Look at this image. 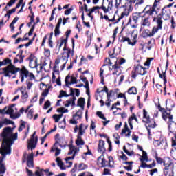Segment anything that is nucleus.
I'll use <instances>...</instances> for the list:
<instances>
[{
	"mask_svg": "<svg viewBox=\"0 0 176 176\" xmlns=\"http://www.w3.org/2000/svg\"><path fill=\"white\" fill-rule=\"evenodd\" d=\"M50 87H52V86H50L42 92L41 96L43 97H47V94H49V91H50Z\"/></svg>",
	"mask_w": 176,
	"mask_h": 176,
	"instance_id": "c03bdc74",
	"label": "nucleus"
},
{
	"mask_svg": "<svg viewBox=\"0 0 176 176\" xmlns=\"http://www.w3.org/2000/svg\"><path fill=\"white\" fill-rule=\"evenodd\" d=\"M3 72H0V75H2L4 74V76L6 78H12V75H16L17 72H19L21 74V69L17 68L14 70H9V67H4L1 69ZM12 74V75H10Z\"/></svg>",
	"mask_w": 176,
	"mask_h": 176,
	"instance_id": "423d86ee",
	"label": "nucleus"
},
{
	"mask_svg": "<svg viewBox=\"0 0 176 176\" xmlns=\"http://www.w3.org/2000/svg\"><path fill=\"white\" fill-rule=\"evenodd\" d=\"M56 163H57V166L60 167V170H67V167L64 166V162H63V160L60 157L56 158Z\"/></svg>",
	"mask_w": 176,
	"mask_h": 176,
	"instance_id": "f3484780",
	"label": "nucleus"
},
{
	"mask_svg": "<svg viewBox=\"0 0 176 176\" xmlns=\"http://www.w3.org/2000/svg\"><path fill=\"white\" fill-rule=\"evenodd\" d=\"M128 94H137V87H132L129 89L128 90Z\"/></svg>",
	"mask_w": 176,
	"mask_h": 176,
	"instance_id": "7c9ffc66",
	"label": "nucleus"
},
{
	"mask_svg": "<svg viewBox=\"0 0 176 176\" xmlns=\"http://www.w3.org/2000/svg\"><path fill=\"white\" fill-rule=\"evenodd\" d=\"M164 13H165L164 15H166L168 19H171V10L170 9H168V10L165 9Z\"/></svg>",
	"mask_w": 176,
	"mask_h": 176,
	"instance_id": "a18cd8bd",
	"label": "nucleus"
},
{
	"mask_svg": "<svg viewBox=\"0 0 176 176\" xmlns=\"http://www.w3.org/2000/svg\"><path fill=\"white\" fill-rule=\"evenodd\" d=\"M83 115V112L82 110L79 109L74 115H73V119H75L76 117L78 119H82V116Z\"/></svg>",
	"mask_w": 176,
	"mask_h": 176,
	"instance_id": "bb28decb",
	"label": "nucleus"
},
{
	"mask_svg": "<svg viewBox=\"0 0 176 176\" xmlns=\"http://www.w3.org/2000/svg\"><path fill=\"white\" fill-rule=\"evenodd\" d=\"M79 171H83L84 170H86V168H87V165L85 164H80L78 166Z\"/></svg>",
	"mask_w": 176,
	"mask_h": 176,
	"instance_id": "de8ad7c7",
	"label": "nucleus"
},
{
	"mask_svg": "<svg viewBox=\"0 0 176 176\" xmlns=\"http://www.w3.org/2000/svg\"><path fill=\"white\" fill-rule=\"evenodd\" d=\"M107 142L109 144V152H112V142H111V140H109V138H107Z\"/></svg>",
	"mask_w": 176,
	"mask_h": 176,
	"instance_id": "09e8293b",
	"label": "nucleus"
},
{
	"mask_svg": "<svg viewBox=\"0 0 176 176\" xmlns=\"http://www.w3.org/2000/svg\"><path fill=\"white\" fill-rule=\"evenodd\" d=\"M146 68L142 67L141 65H138L134 67V69L131 72V78L132 79H137V74L138 75H141L144 76L146 74Z\"/></svg>",
	"mask_w": 176,
	"mask_h": 176,
	"instance_id": "7ed1b4c3",
	"label": "nucleus"
},
{
	"mask_svg": "<svg viewBox=\"0 0 176 176\" xmlns=\"http://www.w3.org/2000/svg\"><path fill=\"white\" fill-rule=\"evenodd\" d=\"M36 25V23H34V24L32 25L29 32H28V36H31L32 34L34 33V31L35 30V26Z\"/></svg>",
	"mask_w": 176,
	"mask_h": 176,
	"instance_id": "37998d69",
	"label": "nucleus"
},
{
	"mask_svg": "<svg viewBox=\"0 0 176 176\" xmlns=\"http://www.w3.org/2000/svg\"><path fill=\"white\" fill-rule=\"evenodd\" d=\"M166 70L164 72V87H167V76H166V71H167L168 68V60H166Z\"/></svg>",
	"mask_w": 176,
	"mask_h": 176,
	"instance_id": "412c9836",
	"label": "nucleus"
},
{
	"mask_svg": "<svg viewBox=\"0 0 176 176\" xmlns=\"http://www.w3.org/2000/svg\"><path fill=\"white\" fill-rule=\"evenodd\" d=\"M142 17H145L146 14L148 16H153V13L155 12L156 14H157V11H156V8H154L153 7H151V6H147L145 7V8L143 10L142 12Z\"/></svg>",
	"mask_w": 176,
	"mask_h": 176,
	"instance_id": "9d476101",
	"label": "nucleus"
},
{
	"mask_svg": "<svg viewBox=\"0 0 176 176\" xmlns=\"http://www.w3.org/2000/svg\"><path fill=\"white\" fill-rule=\"evenodd\" d=\"M160 112H162V119L166 122L167 121V111H166V109L164 108H162L160 110Z\"/></svg>",
	"mask_w": 176,
	"mask_h": 176,
	"instance_id": "b1692460",
	"label": "nucleus"
},
{
	"mask_svg": "<svg viewBox=\"0 0 176 176\" xmlns=\"http://www.w3.org/2000/svg\"><path fill=\"white\" fill-rule=\"evenodd\" d=\"M171 28H173L174 30V28H175V21H174V16H171Z\"/></svg>",
	"mask_w": 176,
	"mask_h": 176,
	"instance_id": "338daca9",
	"label": "nucleus"
},
{
	"mask_svg": "<svg viewBox=\"0 0 176 176\" xmlns=\"http://www.w3.org/2000/svg\"><path fill=\"white\" fill-rule=\"evenodd\" d=\"M65 141V138H59L58 139V140H56L54 146H56V145L58 144H64V142Z\"/></svg>",
	"mask_w": 176,
	"mask_h": 176,
	"instance_id": "e433bc0d",
	"label": "nucleus"
},
{
	"mask_svg": "<svg viewBox=\"0 0 176 176\" xmlns=\"http://www.w3.org/2000/svg\"><path fill=\"white\" fill-rule=\"evenodd\" d=\"M100 10V6H96L93 7L92 8L89 9V10H88L89 13H87L88 14H93V13H94V12H96V10Z\"/></svg>",
	"mask_w": 176,
	"mask_h": 176,
	"instance_id": "f704fd0d",
	"label": "nucleus"
},
{
	"mask_svg": "<svg viewBox=\"0 0 176 176\" xmlns=\"http://www.w3.org/2000/svg\"><path fill=\"white\" fill-rule=\"evenodd\" d=\"M96 115L100 119H102L103 120H107V118H105V115H104V113H102V111H97Z\"/></svg>",
	"mask_w": 176,
	"mask_h": 176,
	"instance_id": "79ce46f5",
	"label": "nucleus"
},
{
	"mask_svg": "<svg viewBox=\"0 0 176 176\" xmlns=\"http://www.w3.org/2000/svg\"><path fill=\"white\" fill-rule=\"evenodd\" d=\"M150 24L151 23H149V17H146L144 19L143 23L142 25L145 27L146 25H150Z\"/></svg>",
	"mask_w": 176,
	"mask_h": 176,
	"instance_id": "864d4df0",
	"label": "nucleus"
},
{
	"mask_svg": "<svg viewBox=\"0 0 176 176\" xmlns=\"http://www.w3.org/2000/svg\"><path fill=\"white\" fill-rule=\"evenodd\" d=\"M106 151L107 148H105V141L100 140L98 146V152H99V153H102V156H104V153H105Z\"/></svg>",
	"mask_w": 176,
	"mask_h": 176,
	"instance_id": "f8f14e48",
	"label": "nucleus"
},
{
	"mask_svg": "<svg viewBox=\"0 0 176 176\" xmlns=\"http://www.w3.org/2000/svg\"><path fill=\"white\" fill-rule=\"evenodd\" d=\"M76 144L77 145V146H80V145H85V141L83 140H76Z\"/></svg>",
	"mask_w": 176,
	"mask_h": 176,
	"instance_id": "680f3d73",
	"label": "nucleus"
},
{
	"mask_svg": "<svg viewBox=\"0 0 176 176\" xmlns=\"http://www.w3.org/2000/svg\"><path fill=\"white\" fill-rule=\"evenodd\" d=\"M116 50V47H114L113 48V54H111V51H109V56L110 57V58H115V54L116 56H118V54H120V52H122V48H120V47H118V53H115V51Z\"/></svg>",
	"mask_w": 176,
	"mask_h": 176,
	"instance_id": "a211bd4d",
	"label": "nucleus"
},
{
	"mask_svg": "<svg viewBox=\"0 0 176 176\" xmlns=\"http://www.w3.org/2000/svg\"><path fill=\"white\" fill-rule=\"evenodd\" d=\"M129 12H126V11H124L121 13V16L117 19V21L116 22H114V24H118V23H119V21H120V20H122V19H123V17H124V16H129Z\"/></svg>",
	"mask_w": 176,
	"mask_h": 176,
	"instance_id": "393cba45",
	"label": "nucleus"
},
{
	"mask_svg": "<svg viewBox=\"0 0 176 176\" xmlns=\"http://www.w3.org/2000/svg\"><path fill=\"white\" fill-rule=\"evenodd\" d=\"M48 135H50V132H47L43 138H41V145H43V144H45V140L47 138Z\"/></svg>",
	"mask_w": 176,
	"mask_h": 176,
	"instance_id": "8fccbe9b",
	"label": "nucleus"
},
{
	"mask_svg": "<svg viewBox=\"0 0 176 176\" xmlns=\"http://www.w3.org/2000/svg\"><path fill=\"white\" fill-rule=\"evenodd\" d=\"M124 129L122 130L121 134H126L127 132L128 133L125 135V137L129 138L131 135V131L130 129H129V125H127V122H125V124L124 126Z\"/></svg>",
	"mask_w": 176,
	"mask_h": 176,
	"instance_id": "2eb2a0df",
	"label": "nucleus"
},
{
	"mask_svg": "<svg viewBox=\"0 0 176 176\" xmlns=\"http://www.w3.org/2000/svg\"><path fill=\"white\" fill-rule=\"evenodd\" d=\"M58 126L60 129L65 130V127L67 126V121L65 120V118H64L63 120L58 124Z\"/></svg>",
	"mask_w": 176,
	"mask_h": 176,
	"instance_id": "c85d7f7f",
	"label": "nucleus"
},
{
	"mask_svg": "<svg viewBox=\"0 0 176 176\" xmlns=\"http://www.w3.org/2000/svg\"><path fill=\"white\" fill-rule=\"evenodd\" d=\"M117 98L124 99V107H127V105H129V102H127V97H126V95H124L122 96H117Z\"/></svg>",
	"mask_w": 176,
	"mask_h": 176,
	"instance_id": "ea45409f",
	"label": "nucleus"
},
{
	"mask_svg": "<svg viewBox=\"0 0 176 176\" xmlns=\"http://www.w3.org/2000/svg\"><path fill=\"white\" fill-rule=\"evenodd\" d=\"M86 132L85 130H83V124H80L79 125V131H78V135H83Z\"/></svg>",
	"mask_w": 176,
	"mask_h": 176,
	"instance_id": "a19ab883",
	"label": "nucleus"
},
{
	"mask_svg": "<svg viewBox=\"0 0 176 176\" xmlns=\"http://www.w3.org/2000/svg\"><path fill=\"white\" fill-rule=\"evenodd\" d=\"M104 0L102 1V6H99V9H102L104 12V13H108L109 12V8H107L106 6H104Z\"/></svg>",
	"mask_w": 176,
	"mask_h": 176,
	"instance_id": "c9c22d12",
	"label": "nucleus"
},
{
	"mask_svg": "<svg viewBox=\"0 0 176 176\" xmlns=\"http://www.w3.org/2000/svg\"><path fill=\"white\" fill-rule=\"evenodd\" d=\"M28 118L29 119H32V118H34V109H32L28 111Z\"/></svg>",
	"mask_w": 176,
	"mask_h": 176,
	"instance_id": "3c124183",
	"label": "nucleus"
},
{
	"mask_svg": "<svg viewBox=\"0 0 176 176\" xmlns=\"http://www.w3.org/2000/svg\"><path fill=\"white\" fill-rule=\"evenodd\" d=\"M102 155L98 157L97 164H99V162H100V160H101V162H100V164L102 165L101 167L102 168L107 167V163H108V161H106L104 157H103V158H102Z\"/></svg>",
	"mask_w": 176,
	"mask_h": 176,
	"instance_id": "6ab92c4d",
	"label": "nucleus"
},
{
	"mask_svg": "<svg viewBox=\"0 0 176 176\" xmlns=\"http://www.w3.org/2000/svg\"><path fill=\"white\" fill-rule=\"evenodd\" d=\"M72 10H74V7L72 6L70 8H69L65 11V15L68 16V15L71 14V13H72Z\"/></svg>",
	"mask_w": 176,
	"mask_h": 176,
	"instance_id": "603ef678",
	"label": "nucleus"
},
{
	"mask_svg": "<svg viewBox=\"0 0 176 176\" xmlns=\"http://www.w3.org/2000/svg\"><path fill=\"white\" fill-rule=\"evenodd\" d=\"M163 172L165 176H174V170H168L163 169Z\"/></svg>",
	"mask_w": 176,
	"mask_h": 176,
	"instance_id": "cd10ccee",
	"label": "nucleus"
},
{
	"mask_svg": "<svg viewBox=\"0 0 176 176\" xmlns=\"http://www.w3.org/2000/svg\"><path fill=\"white\" fill-rule=\"evenodd\" d=\"M71 78V76L67 75L66 77H65V87H69L71 89V87L69 85H68V81H69V79Z\"/></svg>",
	"mask_w": 176,
	"mask_h": 176,
	"instance_id": "5fc2aeb1",
	"label": "nucleus"
},
{
	"mask_svg": "<svg viewBox=\"0 0 176 176\" xmlns=\"http://www.w3.org/2000/svg\"><path fill=\"white\" fill-rule=\"evenodd\" d=\"M20 75H22L23 78H28L30 76V72L28 70H21Z\"/></svg>",
	"mask_w": 176,
	"mask_h": 176,
	"instance_id": "4c0bfd02",
	"label": "nucleus"
},
{
	"mask_svg": "<svg viewBox=\"0 0 176 176\" xmlns=\"http://www.w3.org/2000/svg\"><path fill=\"white\" fill-rule=\"evenodd\" d=\"M74 91H76V97H79V96H80V90L79 89L70 88L69 94L63 95V93H65V91L60 90V94L58 96V98H63V97H71V96H74Z\"/></svg>",
	"mask_w": 176,
	"mask_h": 176,
	"instance_id": "0eeeda50",
	"label": "nucleus"
},
{
	"mask_svg": "<svg viewBox=\"0 0 176 176\" xmlns=\"http://www.w3.org/2000/svg\"><path fill=\"white\" fill-rule=\"evenodd\" d=\"M77 104H78L79 105H86V100L85 99V98H79L78 101H77Z\"/></svg>",
	"mask_w": 176,
	"mask_h": 176,
	"instance_id": "473e14b6",
	"label": "nucleus"
},
{
	"mask_svg": "<svg viewBox=\"0 0 176 176\" xmlns=\"http://www.w3.org/2000/svg\"><path fill=\"white\" fill-rule=\"evenodd\" d=\"M16 129V126H14L13 128L10 126H7L3 129L2 133H1V136L2 138H7V137H11L12 141L10 145L12 146V144H14L13 141H16L17 140V133H15L14 135L13 134V130Z\"/></svg>",
	"mask_w": 176,
	"mask_h": 176,
	"instance_id": "f257e3e1",
	"label": "nucleus"
},
{
	"mask_svg": "<svg viewBox=\"0 0 176 176\" xmlns=\"http://www.w3.org/2000/svg\"><path fill=\"white\" fill-rule=\"evenodd\" d=\"M142 36H143V38H149V30L148 29H146L144 30V32L142 33Z\"/></svg>",
	"mask_w": 176,
	"mask_h": 176,
	"instance_id": "49530a36",
	"label": "nucleus"
},
{
	"mask_svg": "<svg viewBox=\"0 0 176 176\" xmlns=\"http://www.w3.org/2000/svg\"><path fill=\"white\" fill-rule=\"evenodd\" d=\"M8 64H12V60L9 58H5L2 62L1 65H8Z\"/></svg>",
	"mask_w": 176,
	"mask_h": 176,
	"instance_id": "2f4dec72",
	"label": "nucleus"
},
{
	"mask_svg": "<svg viewBox=\"0 0 176 176\" xmlns=\"http://www.w3.org/2000/svg\"><path fill=\"white\" fill-rule=\"evenodd\" d=\"M3 123V124H6V126H8V124H12L13 126H14V122L8 119V118H5L3 120V122H2Z\"/></svg>",
	"mask_w": 176,
	"mask_h": 176,
	"instance_id": "72a5a7b5",
	"label": "nucleus"
},
{
	"mask_svg": "<svg viewBox=\"0 0 176 176\" xmlns=\"http://www.w3.org/2000/svg\"><path fill=\"white\" fill-rule=\"evenodd\" d=\"M166 14V13H164V8L162 9V12H160V14H158L157 17H155L153 16V21H157L160 20L162 21V26L163 27V20H162V18Z\"/></svg>",
	"mask_w": 176,
	"mask_h": 176,
	"instance_id": "dca6fc26",
	"label": "nucleus"
},
{
	"mask_svg": "<svg viewBox=\"0 0 176 176\" xmlns=\"http://www.w3.org/2000/svg\"><path fill=\"white\" fill-rule=\"evenodd\" d=\"M162 145V141H160L159 140H154V146H160Z\"/></svg>",
	"mask_w": 176,
	"mask_h": 176,
	"instance_id": "e2e57ef3",
	"label": "nucleus"
},
{
	"mask_svg": "<svg viewBox=\"0 0 176 176\" xmlns=\"http://www.w3.org/2000/svg\"><path fill=\"white\" fill-rule=\"evenodd\" d=\"M163 166L164 168L163 170H168L169 171H172V170H174V162H171L169 158V161L166 162H164Z\"/></svg>",
	"mask_w": 176,
	"mask_h": 176,
	"instance_id": "4468645a",
	"label": "nucleus"
},
{
	"mask_svg": "<svg viewBox=\"0 0 176 176\" xmlns=\"http://www.w3.org/2000/svg\"><path fill=\"white\" fill-rule=\"evenodd\" d=\"M157 27L154 26L152 29V31L151 33H149V38H151V36H154L155 34L159 32V30H162L163 28V26L162 25V21L160 19L157 21Z\"/></svg>",
	"mask_w": 176,
	"mask_h": 176,
	"instance_id": "9b49d317",
	"label": "nucleus"
},
{
	"mask_svg": "<svg viewBox=\"0 0 176 176\" xmlns=\"http://www.w3.org/2000/svg\"><path fill=\"white\" fill-rule=\"evenodd\" d=\"M69 146V151L67 153V155L69 156H71V155H72L73 153V155L72 157H66L65 159L66 162H68V160H74V159H75V156H76V154L79 152V148H76L75 146L71 144Z\"/></svg>",
	"mask_w": 176,
	"mask_h": 176,
	"instance_id": "6e6552de",
	"label": "nucleus"
},
{
	"mask_svg": "<svg viewBox=\"0 0 176 176\" xmlns=\"http://www.w3.org/2000/svg\"><path fill=\"white\" fill-rule=\"evenodd\" d=\"M12 13H16V8H12V10L7 12V14L4 16V17H8L7 21H9V19H10V15L12 14Z\"/></svg>",
	"mask_w": 176,
	"mask_h": 176,
	"instance_id": "a878e982",
	"label": "nucleus"
},
{
	"mask_svg": "<svg viewBox=\"0 0 176 176\" xmlns=\"http://www.w3.org/2000/svg\"><path fill=\"white\" fill-rule=\"evenodd\" d=\"M1 148L3 151H6V152L4 153L2 150H0V154L2 155V159L5 160L6 159V155H11L12 153V144H9L8 140H3L1 144Z\"/></svg>",
	"mask_w": 176,
	"mask_h": 176,
	"instance_id": "f03ea898",
	"label": "nucleus"
},
{
	"mask_svg": "<svg viewBox=\"0 0 176 176\" xmlns=\"http://www.w3.org/2000/svg\"><path fill=\"white\" fill-rule=\"evenodd\" d=\"M28 158H27V153L25 152L23 155V157H22V163H25V162H27Z\"/></svg>",
	"mask_w": 176,
	"mask_h": 176,
	"instance_id": "69168bd1",
	"label": "nucleus"
},
{
	"mask_svg": "<svg viewBox=\"0 0 176 176\" xmlns=\"http://www.w3.org/2000/svg\"><path fill=\"white\" fill-rule=\"evenodd\" d=\"M28 162H34V153L28 155Z\"/></svg>",
	"mask_w": 176,
	"mask_h": 176,
	"instance_id": "052dcab7",
	"label": "nucleus"
},
{
	"mask_svg": "<svg viewBox=\"0 0 176 176\" xmlns=\"http://www.w3.org/2000/svg\"><path fill=\"white\" fill-rule=\"evenodd\" d=\"M44 55L45 57H50V49H44Z\"/></svg>",
	"mask_w": 176,
	"mask_h": 176,
	"instance_id": "13d9d810",
	"label": "nucleus"
},
{
	"mask_svg": "<svg viewBox=\"0 0 176 176\" xmlns=\"http://www.w3.org/2000/svg\"><path fill=\"white\" fill-rule=\"evenodd\" d=\"M6 173V166L5 164H0V174H5Z\"/></svg>",
	"mask_w": 176,
	"mask_h": 176,
	"instance_id": "58836bf2",
	"label": "nucleus"
},
{
	"mask_svg": "<svg viewBox=\"0 0 176 176\" xmlns=\"http://www.w3.org/2000/svg\"><path fill=\"white\" fill-rule=\"evenodd\" d=\"M140 17L144 18V16H142V12H134L132 14V20L133 21V24L131 23L132 20H131V17H130L129 19V21L126 24V25H131V27L132 28H137L138 25V19H140Z\"/></svg>",
	"mask_w": 176,
	"mask_h": 176,
	"instance_id": "20e7f679",
	"label": "nucleus"
},
{
	"mask_svg": "<svg viewBox=\"0 0 176 176\" xmlns=\"http://www.w3.org/2000/svg\"><path fill=\"white\" fill-rule=\"evenodd\" d=\"M36 135V132H34V133L31 135L30 140L28 141V149H31V151L35 149L36 148V145H38V136Z\"/></svg>",
	"mask_w": 176,
	"mask_h": 176,
	"instance_id": "39448f33",
	"label": "nucleus"
},
{
	"mask_svg": "<svg viewBox=\"0 0 176 176\" xmlns=\"http://www.w3.org/2000/svg\"><path fill=\"white\" fill-rule=\"evenodd\" d=\"M50 105H52L50 100H47L44 104L43 109H47V108L50 107Z\"/></svg>",
	"mask_w": 176,
	"mask_h": 176,
	"instance_id": "6e6d98bb",
	"label": "nucleus"
},
{
	"mask_svg": "<svg viewBox=\"0 0 176 176\" xmlns=\"http://www.w3.org/2000/svg\"><path fill=\"white\" fill-rule=\"evenodd\" d=\"M155 159L158 164H164L166 163V160H163V158L159 157L157 153H155Z\"/></svg>",
	"mask_w": 176,
	"mask_h": 176,
	"instance_id": "4be33fe9",
	"label": "nucleus"
},
{
	"mask_svg": "<svg viewBox=\"0 0 176 176\" xmlns=\"http://www.w3.org/2000/svg\"><path fill=\"white\" fill-rule=\"evenodd\" d=\"M118 41L121 43H124V42H128V45H131V46H135V41L131 42V40L129 37L121 36V37H119Z\"/></svg>",
	"mask_w": 176,
	"mask_h": 176,
	"instance_id": "ddd939ff",
	"label": "nucleus"
},
{
	"mask_svg": "<svg viewBox=\"0 0 176 176\" xmlns=\"http://www.w3.org/2000/svg\"><path fill=\"white\" fill-rule=\"evenodd\" d=\"M143 155L141 156V158L139 159V160L142 162H149V157H148V153L146 151H142Z\"/></svg>",
	"mask_w": 176,
	"mask_h": 176,
	"instance_id": "aec40b11",
	"label": "nucleus"
},
{
	"mask_svg": "<svg viewBox=\"0 0 176 176\" xmlns=\"http://www.w3.org/2000/svg\"><path fill=\"white\" fill-rule=\"evenodd\" d=\"M27 166L30 168H34V161H28Z\"/></svg>",
	"mask_w": 176,
	"mask_h": 176,
	"instance_id": "0e129e2a",
	"label": "nucleus"
},
{
	"mask_svg": "<svg viewBox=\"0 0 176 176\" xmlns=\"http://www.w3.org/2000/svg\"><path fill=\"white\" fill-rule=\"evenodd\" d=\"M120 68V65L118 63V60L115 61V64L112 66L113 69H119Z\"/></svg>",
	"mask_w": 176,
	"mask_h": 176,
	"instance_id": "4d7b16f0",
	"label": "nucleus"
},
{
	"mask_svg": "<svg viewBox=\"0 0 176 176\" xmlns=\"http://www.w3.org/2000/svg\"><path fill=\"white\" fill-rule=\"evenodd\" d=\"M20 91L22 94L21 100H23V101H25V102L27 101V98H28V92L24 93V91L23 90V87L20 89Z\"/></svg>",
	"mask_w": 176,
	"mask_h": 176,
	"instance_id": "5701e85b",
	"label": "nucleus"
},
{
	"mask_svg": "<svg viewBox=\"0 0 176 176\" xmlns=\"http://www.w3.org/2000/svg\"><path fill=\"white\" fill-rule=\"evenodd\" d=\"M6 115H10V118H12L14 113V109L9 106L8 109L6 111Z\"/></svg>",
	"mask_w": 176,
	"mask_h": 176,
	"instance_id": "c756f323",
	"label": "nucleus"
},
{
	"mask_svg": "<svg viewBox=\"0 0 176 176\" xmlns=\"http://www.w3.org/2000/svg\"><path fill=\"white\" fill-rule=\"evenodd\" d=\"M122 155L120 157L122 160H125L126 162H127V160H129V157H127V155H126V154H124V153H123V151L121 152Z\"/></svg>",
	"mask_w": 176,
	"mask_h": 176,
	"instance_id": "bf43d9fd",
	"label": "nucleus"
},
{
	"mask_svg": "<svg viewBox=\"0 0 176 176\" xmlns=\"http://www.w3.org/2000/svg\"><path fill=\"white\" fill-rule=\"evenodd\" d=\"M26 61H30L29 67H30V68H38V67H39V64H38V58L32 54L26 58Z\"/></svg>",
	"mask_w": 176,
	"mask_h": 176,
	"instance_id": "1a4fd4ad",
	"label": "nucleus"
},
{
	"mask_svg": "<svg viewBox=\"0 0 176 176\" xmlns=\"http://www.w3.org/2000/svg\"><path fill=\"white\" fill-rule=\"evenodd\" d=\"M148 171L150 173V175L153 176V174H155V173H157L158 170L157 168H154V169L149 170Z\"/></svg>",
	"mask_w": 176,
	"mask_h": 176,
	"instance_id": "774afa93",
	"label": "nucleus"
}]
</instances>
